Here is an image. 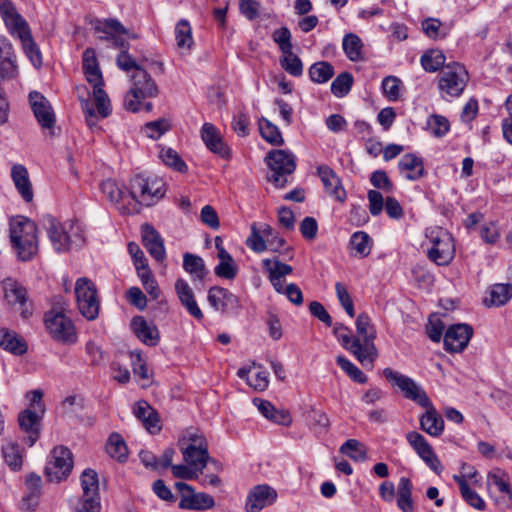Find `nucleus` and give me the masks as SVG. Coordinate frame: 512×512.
Masks as SVG:
<instances>
[{
    "mask_svg": "<svg viewBox=\"0 0 512 512\" xmlns=\"http://www.w3.org/2000/svg\"><path fill=\"white\" fill-rule=\"evenodd\" d=\"M83 71L86 80L93 86V97L97 113L94 110L93 103L89 99H81L82 110L89 127L97 125V114L106 118L110 115L111 103L108 95L103 90V78L99 69L98 62L93 50L87 49L83 53Z\"/></svg>",
    "mask_w": 512,
    "mask_h": 512,
    "instance_id": "obj_1",
    "label": "nucleus"
},
{
    "mask_svg": "<svg viewBox=\"0 0 512 512\" xmlns=\"http://www.w3.org/2000/svg\"><path fill=\"white\" fill-rule=\"evenodd\" d=\"M10 241L22 261L31 260L38 251L36 224L24 217L16 216L10 220Z\"/></svg>",
    "mask_w": 512,
    "mask_h": 512,
    "instance_id": "obj_2",
    "label": "nucleus"
},
{
    "mask_svg": "<svg viewBox=\"0 0 512 512\" xmlns=\"http://www.w3.org/2000/svg\"><path fill=\"white\" fill-rule=\"evenodd\" d=\"M132 86L124 98V106L127 110L138 112L141 110L150 111L152 104L144 103L146 98L156 97L159 93L158 87L151 76L141 67H137L131 75Z\"/></svg>",
    "mask_w": 512,
    "mask_h": 512,
    "instance_id": "obj_3",
    "label": "nucleus"
},
{
    "mask_svg": "<svg viewBox=\"0 0 512 512\" xmlns=\"http://www.w3.org/2000/svg\"><path fill=\"white\" fill-rule=\"evenodd\" d=\"M165 193L166 184L156 175L138 173L129 181L128 196L142 206L155 205L165 196Z\"/></svg>",
    "mask_w": 512,
    "mask_h": 512,
    "instance_id": "obj_4",
    "label": "nucleus"
},
{
    "mask_svg": "<svg viewBox=\"0 0 512 512\" xmlns=\"http://www.w3.org/2000/svg\"><path fill=\"white\" fill-rule=\"evenodd\" d=\"M356 331L358 337L353 338L350 352L362 365H373L378 357V351L374 344L376 329L371 318L366 313H361L356 319Z\"/></svg>",
    "mask_w": 512,
    "mask_h": 512,
    "instance_id": "obj_5",
    "label": "nucleus"
},
{
    "mask_svg": "<svg viewBox=\"0 0 512 512\" xmlns=\"http://www.w3.org/2000/svg\"><path fill=\"white\" fill-rule=\"evenodd\" d=\"M179 449L186 464L194 467L200 473L208 463L217 465V462L210 458L208 443L204 434L193 430H186L178 441Z\"/></svg>",
    "mask_w": 512,
    "mask_h": 512,
    "instance_id": "obj_6",
    "label": "nucleus"
},
{
    "mask_svg": "<svg viewBox=\"0 0 512 512\" xmlns=\"http://www.w3.org/2000/svg\"><path fill=\"white\" fill-rule=\"evenodd\" d=\"M426 238L431 247L428 257L437 265H447L454 258L455 245L452 235L442 227H430L426 230Z\"/></svg>",
    "mask_w": 512,
    "mask_h": 512,
    "instance_id": "obj_7",
    "label": "nucleus"
},
{
    "mask_svg": "<svg viewBox=\"0 0 512 512\" xmlns=\"http://www.w3.org/2000/svg\"><path fill=\"white\" fill-rule=\"evenodd\" d=\"M44 322L50 336L62 344L77 342V331L72 320L64 314V310L52 309L45 314Z\"/></svg>",
    "mask_w": 512,
    "mask_h": 512,
    "instance_id": "obj_8",
    "label": "nucleus"
},
{
    "mask_svg": "<svg viewBox=\"0 0 512 512\" xmlns=\"http://www.w3.org/2000/svg\"><path fill=\"white\" fill-rule=\"evenodd\" d=\"M469 80L466 68L457 62L448 64L441 70L438 76V88L442 94L451 97L460 96Z\"/></svg>",
    "mask_w": 512,
    "mask_h": 512,
    "instance_id": "obj_9",
    "label": "nucleus"
},
{
    "mask_svg": "<svg viewBox=\"0 0 512 512\" xmlns=\"http://www.w3.org/2000/svg\"><path fill=\"white\" fill-rule=\"evenodd\" d=\"M75 295L78 309L87 320H95L98 317L100 302L94 283L82 277L76 281Z\"/></svg>",
    "mask_w": 512,
    "mask_h": 512,
    "instance_id": "obj_10",
    "label": "nucleus"
},
{
    "mask_svg": "<svg viewBox=\"0 0 512 512\" xmlns=\"http://www.w3.org/2000/svg\"><path fill=\"white\" fill-rule=\"evenodd\" d=\"M383 375L388 381L400 389L405 398L416 402L422 407L430 405V399L426 392L412 378L394 371L391 368H385Z\"/></svg>",
    "mask_w": 512,
    "mask_h": 512,
    "instance_id": "obj_11",
    "label": "nucleus"
},
{
    "mask_svg": "<svg viewBox=\"0 0 512 512\" xmlns=\"http://www.w3.org/2000/svg\"><path fill=\"white\" fill-rule=\"evenodd\" d=\"M72 468V453L67 447L58 446L52 450L45 470L50 481L60 482L68 477Z\"/></svg>",
    "mask_w": 512,
    "mask_h": 512,
    "instance_id": "obj_12",
    "label": "nucleus"
},
{
    "mask_svg": "<svg viewBox=\"0 0 512 512\" xmlns=\"http://www.w3.org/2000/svg\"><path fill=\"white\" fill-rule=\"evenodd\" d=\"M82 497L80 507L82 512L88 509L100 508L98 475L93 469H85L80 477Z\"/></svg>",
    "mask_w": 512,
    "mask_h": 512,
    "instance_id": "obj_13",
    "label": "nucleus"
},
{
    "mask_svg": "<svg viewBox=\"0 0 512 512\" xmlns=\"http://www.w3.org/2000/svg\"><path fill=\"white\" fill-rule=\"evenodd\" d=\"M406 440L430 469L437 474L442 472L443 468L437 455L434 453L432 446L427 442L422 434L416 431H410L406 434Z\"/></svg>",
    "mask_w": 512,
    "mask_h": 512,
    "instance_id": "obj_14",
    "label": "nucleus"
},
{
    "mask_svg": "<svg viewBox=\"0 0 512 512\" xmlns=\"http://www.w3.org/2000/svg\"><path fill=\"white\" fill-rule=\"evenodd\" d=\"M42 225L54 250L58 253L68 251L67 222L61 223L55 217L46 215L42 219Z\"/></svg>",
    "mask_w": 512,
    "mask_h": 512,
    "instance_id": "obj_15",
    "label": "nucleus"
},
{
    "mask_svg": "<svg viewBox=\"0 0 512 512\" xmlns=\"http://www.w3.org/2000/svg\"><path fill=\"white\" fill-rule=\"evenodd\" d=\"M29 102L40 126L43 129L52 130L55 125V114L50 102L37 91L30 92Z\"/></svg>",
    "mask_w": 512,
    "mask_h": 512,
    "instance_id": "obj_16",
    "label": "nucleus"
},
{
    "mask_svg": "<svg viewBox=\"0 0 512 512\" xmlns=\"http://www.w3.org/2000/svg\"><path fill=\"white\" fill-rule=\"evenodd\" d=\"M473 335V328L468 324H455L448 328L444 335V346L447 351H463Z\"/></svg>",
    "mask_w": 512,
    "mask_h": 512,
    "instance_id": "obj_17",
    "label": "nucleus"
},
{
    "mask_svg": "<svg viewBox=\"0 0 512 512\" xmlns=\"http://www.w3.org/2000/svg\"><path fill=\"white\" fill-rule=\"evenodd\" d=\"M277 492L269 485L262 484L253 487L248 493L246 500L247 512H260L264 507L275 502Z\"/></svg>",
    "mask_w": 512,
    "mask_h": 512,
    "instance_id": "obj_18",
    "label": "nucleus"
},
{
    "mask_svg": "<svg viewBox=\"0 0 512 512\" xmlns=\"http://www.w3.org/2000/svg\"><path fill=\"white\" fill-rule=\"evenodd\" d=\"M487 481L489 485L495 486L501 494V496L495 499L496 503L503 508H511L512 486L508 475L500 469H495L488 473Z\"/></svg>",
    "mask_w": 512,
    "mask_h": 512,
    "instance_id": "obj_19",
    "label": "nucleus"
},
{
    "mask_svg": "<svg viewBox=\"0 0 512 512\" xmlns=\"http://www.w3.org/2000/svg\"><path fill=\"white\" fill-rule=\"evenodd\" d=\"M141 233L143 245L149 254L158 262L164 261L166 251L161 235L148 223L141 226Z\"/></svg>",
    "mask_w": 512,
    "mask_h": 512,
    "instance_id": "obj_20",
    "label": "nucleus"
},
{
    "mask_svg": "<svg viewBox=\"0 0 512 512\" xmlns=\"http://www.w3.org/2000/svg\"><path fill=\"white\" fill-rule=\"evenodd\" d=\"M0 15L12 36L29 27L28 22L19 14L11 0H0Z\"/></svg>",
    "mask_w": 512,
    "mask_h": 512,
    "instance_id": "obj_21",
    "label": "nucleus"
},
{
    "mask_svg": "<svg viewBox=\"0 0 512 512\" xmlns=\"http://www.w3.org/2000/svg\"><path fill=\"white\" fill-rule=\"evenodd\" d=\"M131 328L136 337L147 346H156L160 340L157 326L143 316H135L131 320Z\"/></svg>",
    "mask_w": 512,
    "mask_h": 512,
    "instance_id": "obj_22",
    "label": "nucleus"
},
{
    "mask_svg": "<svg viewBox=\"0 0 512 512\" xmlns=\"http://www.w3.org/2000/svg\"><path fill=\"white\" fill-rule=\"evenodd\" d=\"M207 300L216 311L220 312L236 309L240 305L236 295L219 286H214L209 289Z\"/></svg>",
    "mask_w": 512,
    "mask_h": 512,
    "instance_id": "obj_23",
    "label": "nucleus"
},
{
    "mask_svg": "<svg viewBox=\"0 0 512 512\" xmlns=\"http://www.w3.org/2000/svg\"><path fill=\"white\" fill-rule=\"evenodd\" d=\"M42 417V414L32 409H25L18 416L21 430L27 433L25 441L29 446H33L39 438Z\"/></svg>",
    "mask_w": 512,
    "mask_h": 512,
    "instance_id": "obj_24",
    "label": "nucleus"
},
{
    "mask_svg": "<svg viewBox=\"0 0 512 512\" xmlns=\"http://www.w3.org/2000/svg\"><path fill=\"white\" fill-rule=\"evenodd\" d=\"M318 175L324 185L325 191L335 200L343 203L346 199V191L335 172L327 165H320L318 167Z\"/></svg>",
    "mask_w": 512,
    "mask_h": 512,
    "instance_id": "obj_25",
    "label": "nucleus"
},
{
    "mask_svg": "<svg viewBox=\"0 0 512 512\" xmlns=\"http://www.w3.org/2000/svg\"><path fill=\"white\" fill-rule=\"evenodd\" d=\"M175 291L180 303L185 307L187 312L197 320L203 319V313L198 306L192 288L188 282L179 278L175 282Z\"/></svg>",
    "mask_w": 512,
    "mask_h": 512,
    "instance_id": "obj_26",
    "label": "nucleus"
},
{
    "mask_svg": "<svg viewBox=\"0 0 512 512\" xmlns=\"http://www.w3.org/2000/svg\"><path fill=\"white\" fill-rule=\"evenodd\" d=\"M253 404L258 408L263 417L275 424L289 426L292 423V417L287 410L277 409L268 400L254 398Z\"/></svg>",
    "mask_w": 512,
    "mask_h": 512,
    "instance_id": "obj_27",
    "label": "nucleus"
},
{
    "mask_svg": "<svg viewBox=\"0 0 512 512\" xmlns=\"http://www.w3.org/2000/svg\"><path fill=\"white\" fill-rule=\"evenodd\" d=\"M201 137L207 148L221 158L229 157V148L223 142L218 129L211 123H205L201 129Z\"/></svg>",
    "mask_w": 512,
    "mask_h": 512,
    "instance_id": "obj_28",
    "label": "nucleus"
},
{
    "mask_svg": "<svg viewBox=\"0 0 512 512\" xmlns=\"http://www.w3.org/2000/svg\"><path fill=\"white\" fill-rule=\"evenodd\" d=\"M267 164V180L280 188L286 185L287 177L296 169L295 162H267Z\"/></svg>",
    "mask_w": 512,
    "mask_h": 512,
    "instance_id": "obj_29",
    "label": "nucleus"
},
{
    "mask_svg": "<svg viewBox=\"0 0 512 512\" xmlns=\"http://www.w3.org/2000/svg\"><path fill=\"white\" fill-rule=\"evenodd\" d=\"M11 176L19 194L26 202L33 199V189L27 168L22 164H15L11 169Z\"/></svg>",
    "mask_w": 512,
    "mask_h": 512,
    "instance_id": "obj_30",
    "label": "nucleus"
},
{
    "mask_svg": "<svg viewBox=\"0 0 512 512\" xmlns=\"http://www.w3.org/2000/svg\"><path fill=\"white\" fill-rule=\"evenodd\" d=\"M427 410L420 418V427L423 431L433 437H438L443 433L444 420L436 411V409L430 405L425 407Z\"/></svg>",
    "mask_w": 512,
    "mask_h": 512,
    "instance_id": "obj_31",
    "label": "nucleus"
},
{
    "mask_svg": "<svg viewBox=\"0 0 512 512\" xmlns=\"http://www.w3.org/2000/svg\"><path fill=\"white\" fill-rule=\"evenodd\" d=\"M183 269L190 274L195 286L202 283L208 274L203 259L191 253L183 255Z\"/></svg>",
    "mask_w": 512,
    "mask_h": 512,
    "instance_id": "obj_32",
    "label": "nucleus"
},
{
    "mask_svg": "<svg viewBox=\"0 0 512 512\" xmlns=\"http://www.w3.org/2000/svg\"><path fill=\"white\" fill-rule=\"evenodd\" d=\"M0 346L15 355H22L27 351L25 340L16 332L8 329H0Z\"/></svg>",
    "mask_w": 512,
    "mask_h": 512,
    "instance_id": "obj_33",
    "label": "nucleus"
},
{
    "mask_svg": "<svg viewBox=\"0 0 512 512\" xmlns=\"http://www.w3.org/2000/svg\"><path fill=\"white\" fill-rule=\"evenodd\" d=\"M255 371L251 369L241 368L238 370L237 375L241 379H245L247 384L258 391H264L269 384L268 372L260 366L254 367Z\"/></svg>",
    "mask_w": 512,
    "mask_h": 512,
    "instance_id": "obj_34",
    "label": "nucleus"
},
{
    "mask_svg": "<svg viewBox=\"0 0 512 512\" xmlns=\"http://www.w3.org/2000/svg\"><path fill=\"white\" fill-rule=\"evenodd\" d=\"M262 232L265 235L264 239L266 241L267 250L281 255H287L291 252V247L286 244L285 239L270 225L262 223Z\"/></svg>",
    "mask_w": 512,
    "mask_h": 512,
    "instance_id": "obj_35",
    "label": "nucleus"
},
{
    "mask_svg": "<svg viewBox=\"0 0 512 512\" xmlns=\"http://www.w3.org/2000/svg\"><path fill=\"white\" fill-rule=\"evenodd\" d=\"M15 37L21 41L22 48L32 64L35 67H40L42 65V56L36 42L32 37L30 27L19 32Z\"/></svg>",
    "mask_w": 512,
    "mask_h": 512,
    "instance_id": "obj_36",
    "label": "nucleus"
},
{
    "mask_svg": "<svg viewBox=\"0 0 512 512\" xmlns=\"http://www.w3.org/2000/svg\"><path fill=\"white\" fill-rule=\"evenodd\" d=\"M454 481L459 485L460 493L465 502L471 507L483 511L486 507L484 500L481 496L467 483V480H464V476H453Z\"/></svg>",
    "mask_w": 512,
    "mask_h": 512,
    "instance_id": "obj_37",
    "label": "nucleus"
},
{
    "mask_svg": "<svg viewBox=\"0 0 512 512\" xmlns=\"http://www.w3.org/2000/svg\"><path fill=\"white\" fill-rule=\"evenodd\" d=\"M342 48L350 61L358 62L364 59L363 43L360 37L354 33H348L343 37Z\"/></svg>",
    "mask_w": 512,
    "mask_h": 512,
    "instance_id": "obj_38",
    "label": "nucleus"
},
{
    "mask_svg": "<svg viewBox=\"0 0 512 512\" xmlns=\"http://www.w3.org/2000/svg\"><path fill=\"white\" fill-rule=\"evenodd\" d=\"M218 258L219 263L215 267V274L221 278L229 280L234 279L237 275L238 268L233 257L225 250V248H221L219 249Z\"/></svg>",
    "mask_w": 512,
    "mask_h": 512,
    "instance_id": "obj_39",
    "label": "nucleus"
},
{
    "mask_svg": "<svg viewBox=\"0 0 512 512\" xmlns=\"http://www.w3.org/2000/svg\"><path fill=\"white\" fill-rule=\"evenodd\" d=\"M397 505L402 512H413L412 483L409 478L402 477L397 489Z\"/></svg>",
    "mask_w": 512,
    "mask_h": 512,
    "instance_id": "obj_40",
    "label": "nucleus"
},
{
    "mask_svg": "<svg viewBox=\"0 0 512 512\" xmlns=\"http://www.w3.org/2000/svg\"><path fill=\"white\" fill-rule=\"evenodd\" d=\"M41 478L36 474H29L26 477L25 485L27 488V493L23 497L22 502L25 505L26 509L29 510L36 506L37 500L40 496L41 491Z\"/></svg>",
    "mask_w": 512,
    "mask_h": 512,
    "instance_id": "obj_41",
    "label": "nucleus"
},
{
    "mask_svg": "<svg viewBox=\"0 0 512 512\" xmlns=\"http://www.w3.org/2000/svg\"><path fill=\"white\" fill-rule=\"evenodd\" d=\"M5 299L9 304L23 305L26 302V290L13 279H6L3 282Z\"/></svg>",
    "mask_w": 512,
    "mask_h": 512,
    "instance_id": "obj_42",
    "label": "nucleus"
},
{
    "mask_svg": "<svg viewBox=\"0 0 512 512\" xmlns=\"http://www.w3.org/2000/svg\"><path fill=\"white\" fill-rule=\"evenodd\" d=\"M101 190L107 199L117 206H119L126 197L125 186L113 179L103 181L101 184Z\"/></svg>",
    "mask_w": 512,
    "mask_h": 512,
    "instance_id": "obj_43",
    "label": "nucleus"
},
{
    "mask_svg": "<svg viewBox=\"0 0 512 512\" xmlns=\"http://www.w3.org/2000/svg\"><path fill=\"white\" fill-rule=\"evenodd\" d=\"M215 502L212 496L206 493H196L189 497H184L180 501V507L192 510H205L214 506Z\"/></svg>",
    "mask_w": 512,
    "mask_h": 512,
    "instance_id": "obj_44",
    "label": "nucleus"
},
{
    "mask_svg": "<svg viewBox=\"0 0 512 512\" xmlns=\"http://www.w3.org/2000/svg\"><path fill=\"white\" fill-rule=\"evenodd\" d=\"M512 298V285L510 284H495L490 290L489 302L486 299L487 306H502Z\"/></svg>",
    "mask_w": 512,
    "mask_h": 512,
    "instance_id": "obj_45",
    "label": "nucleus"
},
{
    "mask_svg": "<svg viewBox=\"0 0 512 512\" xmlns=\"http://www.w3.org/2000/svg\"><path fill=\"white\" fill-rule=\"evenodd\" d=\"M334 67L326 61H319L309 68L310 79L319 84L328 82L334 76Z\"/></svg>",
    "mask_w": 512,
    "mask_h": 512,
    "instance_id": "obj_46",
    "label": "nucleus"
},
{
    "mask_svg": "<svg viewBox=\"0 0 512 512\" xmlns=\"http://www.w3.org/2000/svg\"><path fill=\"white\" fill-rule=\"evenodd\" d=\"M107 453L114 459L123 462L128 457V450L122 436L113 433L109 436L106 444Z\"/></svg>",
    "mask_w": 512,
    "mask_h": 512,
    "instance_id": "obj_47",
    "label": "nucleus"
},
{
    "mask_svg": "<svg viewBox=\"0 0 512 512\" xmlns=\"http://www.w3.org/2000/svg\"><path fill=\"white\" fill-rule=\"evenodd\" d=\"M177 47L189 50L193 45L192 29L188 21L182 19L175 27Z\"/></svg>",
    "mask_w": 512,
    "mask_h": 512,
    "instance_id": "obj_48",
    "label": "nucleus"
},
{
    "mask_svg": "<svg viewBox=\"0 0 512 512\" xmlns=\"http://www.w3.org/2000/svg\"><path fill=\"white\" fill-rule=\"evenodd\" d=\"M350 246L360 257H366L371 252V238L364 231H357L350 238Z\"/></svg>",
    "mask_w": 512,
    "mask_h": 512,
    "instance_id": "obj_49",
    "label": "nucleus"
},
{
    "mask_svg": "<svg viewBox=\"0 0 512 512\" xmlns=\"http://www.w3.org/2000/svg\"><path fill=\"white\" fill-rule=\"evenodd\" d=\"M445 56L442 51L433 49L421 56V64L425 71L435 72L445 67Z\"/></svg>",
    "mask_w": 512,
    "mask_h": 512,
    "instance_id": "obj_50",
    "label": "nucleus"
},
{
    "mask_svg": "<svg viewBox=\"0 0 512 512\" xmlns=\"http://www.w3.org/2000/svg\"><path fill=\"white\" fill-rule=\"evenodd\" d=\"M264 233L262 232V223L257 225L253 223L251 225V233L246 239V245L256 253H262L267 250L266 241L264 239Z\"/></svg>",
    "mask_w": 512,
    "mask_h": 512,
    "instance_id": "obj_51",
    "label": "nucleus"
},
{
    "mask_svg": "<svg viewBox=\"0 0 512 512\" xmlns=\"http://www.w3.org/2000/svg\"><path fill=\"white\" fill-rule=\"evenodd\" d=\"M5 462L13 469H19L22 466V452L18 444L7 442L2 448Z\"/></svg>",
    "mask_w": 512,
    "mask_h": 512,
    "instance_id": "obj_52",
    "label": "nucleus"
},
{
    "mask_svg": "<svg viewBox=\"0 0 512 512\" xmlns=\"http://www.w3.org/2000/svg\"><path fill=\"white\" fill-rule=\"evenodd\" d=\"M340 452L355 461H365L367 459L365 446L356 439L347 440L340 447Z\"/></svg>",
    "mask_w": 512,
    "mask_h": 512,
    "instance_id": "obj_53",
    "label": "nucleus"
},
{
    "mask_svg": "<svg viewBox=\"0 0 512 512\" xmlns=\"http://www.w3.org/2000/svg\"><path fill=\"white\" fill-rule=\"evenodd\" d=\"M309 426L316 432H326L330 426V420L327 414L316 408H311L307 412Z\"/></svg>",
    "mask_w": 512,
    "mask_h": 512,
    "instance_id": "obj_54",
    "label": "nucleus"
},
{
    "mask_svg": "<svg viewBox=\"0 0 512 512\" xmlns=\"http://www.w3.org/2000/svg\"><path fill=\"white\" fill-rule=\"evenodd\" d=\"M427 129L433 136L443 137L450 130V123L446 117L433 114L427 120Z\"/></svg>",
    "mask_w": 512,
    "mask_h": 512,
    "instance_id": "obj_55",
    "label": "nucleus"
},
{
    "mask_svg": "<svg viewBox=\"0 0 512 512\" xmlns=\"http://www.w3.org/2000/svg\"><path fill=\"white\" fill-rule=\"evenodd\" d=\"M259 130L262 137L271 144L283 143L279 128L265 118L259 120Z\"/></svg>",
    "mask_w": 512,
    "mask_h": 512,
    "instance_id": "obj_56",
    "label": "nucleus"
},
{
    "mask_svg": "<svg viewBox=\"0 0 512 512\" xmlns=\"http://www.w3.org/2000/svg\"><path fill=\"white\" fill-rule=\"evenodd\" d=\"M280 64L282 68L292 76L299 77L303 73L302 61L293 53V50L283 53Z\"/></svg>",
    "mask_w": 512,
    "mask_h": 512,
    "instance_id": "obj_57",
    "label": "nucleus"
},
{
    "mask_svg": "<svg viewBox=\"0 0 512 512\" xmlns=\"http://www.w3.org/2000/svg\"><path fill=\"white\" fill-rule=\"evenodd\" d=\"M353 76L348 72L340 73L331 83V92L336 97H344L351 90Z\"/></svg>",
    "mask_w": 512,
    "mask_h": 512,
    "instance_id": "obj_58",
    "label": "nucleus"
},
{
    "mask_svg": "<svg viewBox=\"0 0 512 512\" xmlns=\"http://www.w3.org/2000/svg\"><path fill=\"white\" fill-rule=\"evenodd\" d=\"M96 32L104 33L108 36L117 34H127L125 27L117 19L97 20L94 26Z\"/></svg>",
    "mask_w": 512,
    "mask_h": 512,
    "instance_id": "obj_59",
    "label": "nucleus"
},
{
    "mask_svg": "<svg viewBox=\"0 0 512 512\" xmlns=\"http://www.w3.org/2000/svg\"><path fill=\"white\" fill-rule=\"evenodd\" d=\"M336 362L353 381L360 384H364L367 382V376L356 365H354L350 360H348L344 356H337Z\"/></svg>",
    "mask_w": 512,
    "mask_h": 512,
    "instance_id": "obj_60",
    "label": "nucleus"
},
{
    "mask_svg": "<svg viewBox=\"0 0 512 512\" xmlns=\"http://www.w3.org/2000/svg\"><path fill=\"white\" fill-rule=\"evenodd\" d=\"M262 265L264 269L268 272L269 276H275L277 278H283L286 275L292 273V266L282 263L277 258L274 260L271 259H263Z\"/></svg>",
    "mask_w": 512,
    "mask_h": 512,
    "instance_id": "obj_61",
    "label": "nucleus"
},
{
    "mask_svg": "<svg viewBox=\"0 0 512 512\" xmlns=\"http://www.w3.org/2000/svg\"><path fill=\"white\" fill-rule=\"evenodd\" d=\"M399 170L408 180H417L424 174L423 162H399Z\"/></svg>",
    "mask_w": 512,
    "mask_h": 512,
    "instance_id": "obj_62",
    "label": "nucleus"
},
{
    "mask_svg": "<svg viewBox=\"0 0 512 512\" xmlns=\"http://www.w3.org/2000/svg\"><path fill=\"white\" fill-rule=\"evenodd\" d=\"M272 39L279 46L282 53L293 50L291 32L287 27L276 29L272 33Z\"/></svg>",
    "mask_w": 512,
    "mask_h": 512,
    "instance_id": "obj_63",
    "label": "nucleus"
},
{
    "mask_svg": "<svg viewBox=\"0 0 512 512\" xmlns=\"http://www.w3.org/2000/svg\"><path fill=\"white\" fill-rule=\"evenodd\" d=\"M68 250L72 247H79L85 242L84 230L76 221H68Z\"/></svg>",
    "mask_w": 512,
    "mask_h": 512,
    "instance_id": "obj_64",
    "label": "nucleus"
}]
</instances>
